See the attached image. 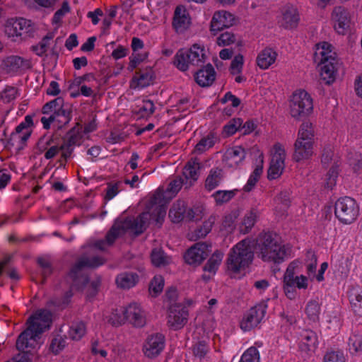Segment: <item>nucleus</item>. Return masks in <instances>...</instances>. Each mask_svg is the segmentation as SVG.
Returning a JSON list of instances; mask_svg holds the SVG:
<instances>
[{
	"label": "nucleus",
	"instance_id": "nucleus-1",
	"mask_svg": "<svg viewBox=\"0 0 362 362\" xmlns=\"http://www.w3.org/2000/svg\"><path fill=\"white\" fill-rule=\"evenodd\" d=\"M254 250L257 257L263 262L277 264L284 262L288 254V250L279 241L277 235L271 231H263L258 235Z\"/></svg>",
	"mask_w": 362,
	"mask_h": 362
},
{
	"label": "nucleus",
	"instance_id": "nucleus-2",
	"mask_svg": "<svg viewBox=\"0 0 362 362\" xmlns=\"http://www.w3.org/2000/svg\"><path fill=\"white\" fill-rule=\"evenodd\" d=\"M105 262V259L98 255L83 254L80 256L71 266L68 274L74 286L78 289L83 288L89 281V277L86 274V269H95Z\"/></svg>",
	"mask_w": 362,
	"mask_h": 362
},
{
	"label": "nucleus",
	"instance_id": "nucleus-3",
	"mask_svg": "<svg viewBox=\"0 0 362 362\" xmlns=\"http://www.w3.org/2000/svg\"><path fill=\"white\" fill-rule=\"evenodd\" d=\"M254 250L251 240L245 238L237 243L230 250L227 259L229 270L237 273L248 267L253 261Z\"/></svg>",
	"mask_w": 362,
	"mask_h": 362
},
{
	"label": "nucleus",
	"instance_id": "nucleus-4",
	"mask_svg": "<svg viewBox=\"0 0 362 362\" xmlns=\"http://www.w3.org/2000/svg\"><path fill=\"white\" fill-rule=\"evenodd\" d=\"M206 59L204 47L194 44L190 49H180L174 57V64L182 71H185L189 66H203Z\"/></svg>",
	"mask_w": 362,
	"mask_h": 362
},
{
	"label": "nucleus",
	"instance_id": "nucleus-5",
	"mask_svg": "<svg viewBox=\"0 0 362 362\" xmlns=\"http://www.w3.org/2000/svg\"><path fill=\"white\" fill-rule=\"evenodd\" d=\"M126 321H129L136 327H143L146 322L144 310L136 303H130L126 308H121L119 310L115 309V325H120Z\"/></svg>",
	"mask_w": 362,
	"mask_h": 362
},
{
	"label": "nucleus",
	"instance_id": "nucleus-6",
	"mask_svg": "<svg viewBox=\"0 0 362 362\" xmlns=\"http://www.w3.org/2000/svg\"><path fill=\"white\" fill-rule=\"evenodd\" d=\"M334 214L341 223L351 224L359 215V206L350 197H341L335 202Z\"/></svg>",
	"mask_w": 362,
	"mask_h": 362
},
{
	"label": "nucleus",
	"instance_id": "nucleus-7",
	"mask_svg": "<svg viewBox=\"0 0 362 362\" xmlns=\"http://www.w3.org/2000/svg\"><path fill=\"white\" fill-rule=\"evenodd\" d=\"M294 262H291L287 267L283 277V289L286 296L290 299H295L297 296L296 288L306 289L308 286V279L304 275L295 276Z\"/></svg>",
	"mask_w": 362,
	"mask_h": 362
},
{
	"label": "nucleus",
	"instance_id": "nucleus-8",
	"mask_svg": "<svg viewBox=\"0 0 362 362\" xmlns=\"http://www.w3.org/2000/svg\"><path fill=\"white\" fill-rule=\"evenodd\" d=\"M148 216V213L144 212L136 218H127L121 223H118L117 220L115 221V239L125 232H129L135 236L143 233L147 227Z\"/></svg>",
	"mask_w": 362,
	"mask_h": 362
},
{
	"label": "nucleus",
	"instance_id": "nucleus-9",
	"mask_svg": "<svg viewBox=\"0 0 362 362\" xmlns=\"http://www.w3.org/2000/svg\"><path fill=\"white\" fill-rule=\"evenodd\" d=\"M290 103L291 115L296 119H303L313 110V99L305 90L293 93Z\"/></svg>",
	"mask_w": 362,
	"mask_h": 362
},
{
	"label": "nucleus",
	"instance_id": "nucleus-10",
	"mask_svg": "<svg viewBox=\"0 0 362 362\" xmlns=\"http://www.w3.org/2000/svg\"><path fill=\"white\" fill-rule=\"evenodd\" d=\"M33 317H29L26 329L18 337L16 346L18 351H25L28 348H35L34 342L37 341L39 334L44 332V328L39 322H33Z\"/></svg>",
	"mask_w": 362,
	"mask_h": 362
},
{
	"label": "nucleus",
	"instance_id": "nucleus-11",
	"mask_svg": "<svg viewBox=\"0 0 362 362\" xmlns=\"http://www.w3.org/2000/svg\"><path fill=\"white\" fill-rule=\"evenodd\" d=\"M267 305L261 303L251 308L243 317L240 328L248 332L256 327L264 319L267 313Z\"/></svg>",
	"mask_w": 362,
	"mask_h": 362
},
{
	"label": "nucleus",
	"instance_id": "nucleus-12",
	"mask_svg": "<svg viewBox=\"0 0 362 362\" xmlns=\"http://www.w3.org/2000/svg\"><path fill=\"white\" fill-rule=\"evenodd\" d=\"M318 64L320 66L321 78L326 84H331L335 81L336 74L341 68V64L336 57H327V54H322Z\"/></svg>",
	"mask_w": 362,
	"mask_h": 362
},
{
	"label": "nucleus",
	"instance_id": "nucleus-13",
	"mask_svg": "<svg viewBox=\"0 0 362 362\" xmlns=\"http://www.w3.org/2000/svg\"><path fill=\"white\" fill-rule=\"evenodd\" d=\"M211 245L204 242L195 243L184 255L185 262L190 265H199L211 252Z\"/></svg>",
	"mask_w": 362,
	"mask_h": 362
},
{
	"label": "nucleus",
	"instance_id": "nucleus-14",
	"mask_svg": "<svg viewBox=\"0 0 362 362\" xmlns=\"http://www.w3.org/2000/svg\"><path fill=\"white\" fill-rule=\"evenodd\" d=\"M188 310L180 303L171 304L169 307L168 324L174 330L182 328L187 322Z\"/></svg>",
	"mask_w": 362,
	"mask_h": 362
},
{
	"label": "nucleus",
	"instance_id": "nucleus-15",
	"mask_svg": "<svg viewBox=\"0 0 362 362\" xmlns=\"http://www.w3.org/2000/svg\"><path fill=\"white\" fill-rule=\"evenodd\" d=\"M331 21L334 30L340 35H344L350 28L351 16L346 8L335 6L331 13Z\"/></svg>",
	"mask_w": 362,
	"mask_h": 362
},
{
	"label": "nucleus",
	"instance_id": "nucleus-16",
	"mask_svg": "<svg viewBox=\"0 0 362 362\" xmlns=\"http://www.w3.org/2000/svg\"><path fill=\"white\" fill-rule=\"evenodd\" d=\"M165 344V337L160 333H156L148 336L143 346L144 355L149 358H154L157 357L164 349Z\"/></svg>",
	"mask_w": 362,
	"mask_h": 362
},
{
	"label": "nucleus",
	"instance_id": "nucleus-17",
	"mask_svg": "<svg viewBox=\"0 0 362 362\" xmlns=\"http://www.w3.org/2000/svg\"><path fill=\"white\" fill-rule=\"evenodd\" d=\"M319 344L317 333L311 329L303 330L300 335L298 349L305 356H312Z\"/></svg>",
	"mask_w": 362,
	"mask_h": 362
},
{
	"label": "nucleus",
	"instance_id": "nucleus-18",
	"mask_svg": "<svg viewBox=\"0 0 362 362\" xmlns=\"http://www.w3.org/2000/svg\"><path fill=\"white\" fill-rule=\"evenodd\" d=\"M235 22V16L231 13L224 10L216 11L210 23V31L215 35L218 31L233 26Z\"/></svg>",
	"mask_w": 362,
	"mask_h": 362
},
{
	"label": "nucleus",
	"instance_id": "nucleus-19",
	"mask_svg": "<svg viewBox=\"0 0 362 362\" xmlns=\"http://www.w3.org/2000/svg\"><path fill=\"white\" fill-rule=\"evenodd\" d=\"M276 152L272 156L269 168L267 170V177L269 180L279 177L285 168V151L280 146L275 145Z\"/></svg>",
	"mask_w": 362,
	"mask_h": 362
},
{
	"label": "nucleus",
	"instance_id": "nucleus-20",
	"mask_svg": "<svg viewBox=\"0 0 362 362\" xmlns=\"http://www.w3.org/2000/svg\"><path fill=\"white\" fill-rule=\"evenodd\" d=\"M281 26L285 29L296 28L300 22V14L298 8L291 4H286L281 8Z\"/></svg>",
	"mask_w": 362,
	"mask_h": 362
},
{
	"label": "nucleus",
	"instance_id": "nucleus-21",
	"mask_svg": "<svg viewBox=\"0 0 362 362\" xmlns=\"http://www.w3.org/2000/svg\"><path fill=\"white\" fill-rule=\"evenodd\" d=\"M191 24V18L185 7L179 5L175 8L173 18V27L177 33L187 30Z\"/></svg>",
	"mask_w": 362,
	"mask_h": 362
},
{
	"label": "nucleus",
	"instance_id": "nucleus-22",
	"mask_svg": "<svg viewBox=\"0 0 362 362\" xmlns=\"http://www.w3.org/2000/svg\"><path fill=\"white\" fill-rule=\"evenodd\" d=\"M313 146L311 141L296 139L293 145V160L299 163L310 159L313 154Z\"/></svg>",
	"mask_w": 362,
	"mask_h": 362
},
{
	"label": "nucleus",
	"instance_id": "nucleus-23",
	"mask_svg": "<svg viewBox=\"0 0 362 362\" xmlns=\"http://www.w3.org/2000/svg\"><path fill=\"white\" fill-rule=\"evenodd\" d=\"M7 28L13 35L16 36L25 35L30 37L35 32V28L31 21L23 18L12 19V22L9 23Z\"/></svg>",
	"mask_w": 362,
	"mask_h": 362
},
{
	"label": "nucleus",
	"instance_id": "nucleus-24",
	"mask_svg": "<svg viewBox=\"0 0 362 362\" xmlns=\"http://www.w3.org/2000/svg\"><path fill=\"white\" fill-rule=\"evenodd\" d=\"M1 66L2 69L7 73L16 72L19 70L25 71L30 69L32 66L30 60L13 55L4 59Z\"/></svg>",
	"mask_w": 362,
	"mask_h": 362
},
{
	"label": "nucleus",
	"instance_id": "nucleus-25",
	"mask_svg": "<svg viewBox=\"0 0 362 362\" xmlns=\"http://www.w3.org/2000/svg\"><path fill=\"white\" fill-rule=\"evenodd\" d=\"M216 79V71L211 64L208 63L194 72V80L202 87H209Z\"/></svg>",
	"mask_w": 362,
	"mask_h": 362
},
{
	"label": "nucleus",
	"instance_id": "nucleus-26",
	"mask_svg": "<svg viewBox=\"0 0 362 362\" xmlns=\"http://www.w3.org/2000/svg\"><path fill=\"white\" fill-rule=\"evenodd\" d=\"M155 78L154 72L151 66H147L143 70L136 72L135 76L132 79L131 86L141 88L150 86Z\"/></svg>",
	"mask_w": 362,
	"mask_h": 362
},
{
	"label": "nucleus",
	"instance_id": "nucleus-27",
	"mask_svg": "<svg viewBox=\"0 0 362 362\" xmlns=\"http://www.w3.org/2000/svg\"><path fill=\"white\" fill-rule=\"evenodd\" d=\"M245 156V148L237 146L227 149L224 158L230 167H235L243 161Z\"/></svg>",
	"mask_w": 362,
	"mask_h": 362
},
{
	"label": "nucleus",
	"instance_id": "nucleus-28",
	"mask_svg": "<svg viewBox=\"0 0 362 362\" xmlns=\"http://www.w3.org/2000/svg\"><path fill=\"white\" fill-rule=\"evenodd\" d=\"M139 281V275L135 272H123L117 275L115 282L119 288L124 290L135 286Z\"/></svg>",
	"mask_w": 362,
	"mask_h": 362
},
{
	"label": "nucleus",
	"instance_id": "nucleus-29",
	"mask_svg": "<svg viewBox=\"0 0 362 362\" xmlns=\"http://www.w3.org/2000/svg\"><path fill=\"white\" fill-rule=\"evenodd\" d=\"M113 244V226H112L104 239L98 240H90L85 246L90 252L94 249L100 251H105L107 247Z\"/></svg>",
	"mask_w": 362,
	"mask_h": 362
},
{
	"label": "nucleus",
	"instance_id": "nucleus-30",
	"mask_svg": "<svg viewBox=\"0 0 362 362\" xmlns=\"http://www.w3.org/2000/svg\"><path fill=\"white\" fill-rule=\"evenodd\" d=\"M52 115L54 119V124L58 129H60L66 126L71 121L72 117V109L71 107L65 105L64 107L58 110L57 112H53Z\"/></svg>",
	"mask_w": 362,
	"mask_h": 362
},
{
	"label": "nucleus",
	"instance_id": "nucleus-31",
	"mask_svg": "<svg viewBox=\"0 0 362 362\" xmlns=\"http://www.w3.org/2000/svg\"><path fill=\"white\" fill-rule=\"evenodd\" d=\"M276 57L277 53L273 49L267 47L258 54L257 64L260 69H267L274 63Z\"/></svg>",
	"mask_w": 362,
	"mask_h": 362
},
{
	"label": "nucleus",
	"instance_id": "nucleus-32",
	"mask_svg": "<svg viewBox=\"0 0 362 362\" xmlns=\"http://www.w3.org/2000/svg\"><path fill=\"white\" fill-rule=\"evenodd\" d=\"M348 296L353 312L356 315L362 317V290L359 288H352L348 292Z\"/></svg>",
	"mask_w": 362,
	"mask_h": 362
},
{
	"label": "nucleus",
	"instance_id": "nucleus-33",
	"mask_svg": "<svg viewBox=\"0 0 362 362\" xmlns=\"http://www.w3.org/2000/svg\"><path fill=\"white\" fill-rule=\"evenodd\" d=\"M83 126L80 122H76L67 133L64 138L66 146H73L79 144L83 138Z\"/></svg>",
	"mask_w": 362,
	"mask_h": 362
},
{
	"label": "nucleus",
	"instance_id": "nucleus-34",
	"mask_svg": "<svg viewBox=\"0 0 362 362\" xmlns=\"http://www.w3.org/2000/svg\"><path fill=\"white\" fill-rule=\"evenodd\" d=\"M260 212L257 208H252L244 217L242 225L240 226V232L243 234L248 233L255 226Z\"/></svg>",
	"mask_w": 362,
	"mask_h": 362
},
{
	"label": "nucleus",
	"instance_id": "nucleus-35",
	"mask_svg": "<svg viewBox=\"0 0 362 362\" xmlns=\"http://www.w3.org/2000/svg\"><path fill=\"white\" fill-rule=\"evenodd\" d=\"M223 177V170L219 168H211L205 180V188L211 191L218 186Z\"/></svg>",
	"mask_w": 362,
	"mask_h": 362
},
{
	"label": "nucleus",
	"instance_id": "nucleus-36",
	"mask_svg": "<svg viewBox=\"0 0 362 362\" xmlns=\"http://www.w3.org/2000/svg\"><path fill=\"white\" fill-rule=\"evenodd\" d=\"M186 209L187 204L184 201H177L172 205L169 211V218L173 223H180L185 218Z\"/></svg>",
	"mask_w": 362,
	"mask_h": 362
},
{
	"label": "nucleus",
	"instance_id": "nucleus-37",
	"mask_svg": "<svg viewBox=\"0 0 362 362\" xmlns=\"http://www.w3.org/2000/svg\"><path fill=\"white\" fill-rule=\"evenodd\" d=\"M218 139L216 133L210 132L206 136L202 137L196 144L194 151L199 153H202L213 147Z\"/></svg>",
	"mask_w": 362,
	"mask_h": 362
},
{
	"label": "nucleus",
	"instance_id": "nucleus-38",
	"mask_svg": "<svg viewBox=\"0 0 362 362\" xmlns=\"http://www.w3.org/2000/svg\"><path fill=\"white\" fill-rule=\"evenodd\" d=\"M201 168V165L197 160H189L185 165L183 170V175L185 181L187 182L189 179H191L192 182L197 180L199 177V170Z\"/></svg>",
	"mask_w": 362,
	"mask_h": 362
},
{
	"label": "nucleus",
	"instance_id": "nucleus-39",
	"mask_svg": "<svg viewBox=\"0 0 362 362\" xmlns=\"http://www.w3.org/2000/svg\"><path fill=\"white\" fill-rule=\"evenodd\" d=\"M152 264L157 267H163L170 263V257L165 253L162 248L156 247L151 252Z\"/></svg>",
	"mask_w": 362,
	"mask_h": 362
},
{
	"label": "nucleus",
	"instance_id": "nucleus-40",
	"mask_svg": "<svg viewBox=\"0 0 362 362\" xmlns=\"http://www.w3.org/2000/svg\"><path fill=\"white\" fill-rule=\"evenodd\" d=\"M314 129L312 123L305 122L300 125L297 139L314 144Z\"/></svg>",
	"mask_w": 362,
	"mask_h": 362
},
{
	"label": "nucleus",
	"instance_id": "nucleus-41",
	"mask_svg": "<svg viewBox=\"0 0 362 362\" xmlns=\"http://www.w3.org/2000/svg\"><path fill=\"white\" fill-rule=\"evenodd\" d=\"M305 312L310 320L313 322L318 321L320 313V305L318 301L316 300H310L306 305Z\"/></svg>",
	"mask_w": 362,
	"mask_h": 362
},
{
	"label": "nucleus",
	"instance_id": "nucleus-42",
	"mask_svg": "<svg viewBox=\"0 0 362 362\" xmlns=\"http://www.w3.org/2000/svg\"><path fill=\"white\" fill-rule=\"evenodd\" d=\"M223 256V252L216 250L204 265V271L215 273L222 261Z\"/></svg>",
	"mask_w": 362,
	"mask_h": 362
},
{
	"label": "nucleus",
	"instance_id": "nucleus-43",
	"mask_svg": "<svg viewBox=\"0 0 362 362\" xmlns=\"http://www.w3.org/2000/svg\"><path fill=\"white\" fill-rule=\"evenodd\" d=\"M164 279L161 275H156L151 281L148 291L152 297L158 296L163 291Z\"/></svg>",
	"mask_w": 362,
	"mask_h": 362
},
{
	"label": "nucleus",
	"instance_id": "nucleus-44",
	"mask_svg": "<svg viewBox=\"0 0 362 362\" xmlns=\"http://www.w3.org/2000/svg\"><path fill=\"white\" fill-rule=\"evenodd\" d=\"M86 333V325L83 322H74L70 327L69 335L73 340H79Z\"/></svg>",
	"mask_w": 362,
	"mask_h": 362
},
{
	"label": "nucleus",
	"instance_id": "nucleus-45",
	"mask_svg": "<svg viewBox=\"0 0 362 362\" xmlns=\"http://www.w3.org/2000/svg\"><path fill=\"white\" fill-rule=\"evenodd\" d=\"M65 106L64 99L61 97H58L47 103H45L42 109L43 114H49L52 112H56L58 110Z\"/></svg>",
	"mask_w": 362,
	"mask_h": 362
},
{
	"label": "nucleus",
	"instance_id": "nucleus-46",
	"mask_svg": "<svg viewBox=\"0 0 362 362\" xmlns=\"http://www.w3.org/2000/svg\"><path fill=\"white\" fill-rule=\"evenodd\" d=\"M236 190H218L212 197L214 198L216 204L221 205L229 202L235 195Z\"/></svg>",
	"mask_w": 362,
	"mask_h": 362
},
{
	"label": "nucleus",
	"instance_id": "nucleus-47",
	"mask_svg": "<svg viewBox=\"0 0 362 362\" xmlns=\"http://www.w3.org/2000/svg\"><path fill=\"white\" fill-rule=\"evenodd\" d=\"M339 165L337 163H334L327 172L325 184L326 188L332 189L333 187L335 186L339 175Z\"/></svg>",
	"mask_w": 362,
	"mask_h": 362
},
{
	"label": "nucleus",
	"instance_id": "nucleus-48",
	"mask_svg": "<svg viewBox=\"0 0 362 362\" xmlns=\"http://www.w3.org/2000/svg\"><path fill=\"white\" fill-rule=\"evenodd\" d=\"M214 223L215 217L211 216L207 221L203 223V225L200 228H198L194 230V236L196 238H204L211 230Z\"/></svg>",
	"mask_w": 362,
	"mask_h": 362
},
{
	"label": "nucleus",
	"instance_id": "nucleus-49",
	"mask_svg": "<svg viewBox=\"0 0 362 362\" xmlns=\"http://www.w3.org/2000/svg\"><path fill=\"white\" fill-rule=\"evenodd\" d=\"M37 262L42 269V284H45L47 277L51 275L53 272L52 264L47 257H38Z\"/></svg>",
	"mask_w": 362,
	"mask_h": 362
},
{
	"label": "nucleus",
	"instance_id": "nucleus-50",
	"mask_svg": "<svg viewBox=\"0 0 362 362\" xmlns=\"http://www.w3.org/2000/svg\"><path fill=\"white\" fill-rule=\"evenodd\" d=\"M243 120L241 118H233L223 127V133L227 136L233 135L236 132L240 130Z\"/></svg>",
	"mask_w": 362,
	"mask_h": 362
},
{
	"label": "nucleus",
	"instance_id": "nucleus-51",
	"mask_svg": "<svg viewBox=\"0 0 362 362\" xmlns=\"http://www.w3.org/2000/svg\"><path fill=\"white\" fill-rule=\"evenodd\" d=\"M113 198V185L112 183H108V187L107 189L106 194L104 197L105 204L102 206L101 210L98 214V216L101 218H104L107 212H111L112 206L111 205H107V202Z\"/></svg>",
	"mask_w": 362,
	"mask_h": 362
},
{
	"label": "nucleus",
	"instance_id": "nucleus-52",
	"mask_svg": "<svg viewBox=\"0 0 362 362\" xmlns=\"http://www.w3.org/2000/svg\"><path fill=\"white\" fill-rule=\"evenodd\" d=\"M53 37L54 34L52 33H48L38 45L32 47V50L38 56H42L47 52L49 41Z\"/></svg>",
	"mask_w": 362,
	"mask_h": 362
},
{
	"label": "nucleus",
	"instance_id": "nucleus-53",
	"mask_svg": "<svg viewBox=\"0 0 362 362\" xmlns=\"http://www.w3.org/2000/svg\"><path fill=\"white\" fill-rule=\"evenodd\" d=\"M349 349L351 354L362 351V336L353 334L349 339Z\"/></svg>",
	"mask_w": 362,
	"mask_h": 362
},
{
	"label": "nucleus",
	"instance_id": "nucleus-54",
	"mask_svg": "<svg viewBox=\"0 0 362 362\" xmlns=\"http://www.w3.org/2000/svg\"><path fill=\"white\" fill-rule=\"evenodd\" d=\"M239 362H259V353L255 346L247 349L242 355Z\"/></svg>",
	"mask_w": 362,
	"mask_h": 362
},
{
	"label": "nucleus",
	"instance_id": "nucleus-55",
	"mask_svg": "<svg viewBox=\"0 0 362 362\" xmlns=\"http://www.w3.org/2000/svg\"><path fill=\"white\" fill-rule=\"evenodd\" d=\"M323 362H346V358L342 351H330L325 354Z\"/></svg>",
	"mask_w": 362,
	"mask_h": 362
},
{
	"label": "nucleus",
	"instance_id": "nucleus-56",
	"mask_svg": "<svg viewBox=\"0 0 362 362\" xmlns=\"http://www.w3.org/2000/svg\"><path fill=\"white\" fill-rule=\"evenodd\" d=\"M148 57V53H133L129 57V64L127 67L129 71H132L137 66Z\"/></svg>",
	"mask_w": 362,
	"mask_h": 362
},
{
	"label": "nucleus",
	"instance_id": "nucleus-57",
	"mask_svg": "<svg viewBox=\"0 0 362 362\" xmlns=\"http://www.w3.org/2000/svg\"><path fill=\"white\" fill-rule=\"evenodd\" d=\"M243 56L240 54L236 55L232 60L230 66V74L232 75L240 74L243 70Z\"/></svg>",
	"mask_w": 362,
	"mask_h": 362
},
{
	"label": "nucleus",
	"instance_id": "nucleus-58",
	"mask_svg": "<svg viewBox=\"0 0 362 362\" xmlns=\"http://www.w3.org/2000/svg\"><path fill=\"white\" fill-rule=\"evenodd\" d=\"M236 40L235 35L231 32L226 31L217 38V44L219 46H228L234 43Z\"/></svg>",
	"mask_w": 362,
	"mask_h": 362
},
{
	"label": "nucleus",
	"instance_id": "nucleus-59",
	"mask_svg": "<svg viewBox=\"0 0 362 362\" xmlns=\"http://www.w3.org/2000/svg\"><path fill=\"white\" fill-rule=\"evenodd\" d=\"M155 110V106L151 100L144 101L142 106L139 108L138 114L141 117H146L151 115Z\"/></svg>",
	"mask_w": 362,
	"mask_h": 362
},
{
	"label": "nucleus",
	"instance_id": "nucleus-60",
	"mask_svg": "<svg viewBox=\"0 0 362 362\" xmlns=\"http://www.w3.org/2000/svg\"><path fill=\"white\" fill-rule=\"evenodd\" d=\"M69 11L70 6L69 2L67 1H63L61 8L57 10L54 14L53 18L52 20V23L57 24L60 23L65 14Z\"/></svg>",
	"mask_w": 362,
	"mask_h": 362
},
{
	"label": "nucleus",
	"instance_id": "nucleus-61",
	"mask_svg": "<svg viewBox=\"0 0 362 362\" xmlns=\"http://www.w3.org/2000/svg\"><path fill=\"white\" fill-rule=\"evenodd\" d=\"M66 345V341L62 337H57L52 340L49 346V349L54 354H58Z\"/></svg>",
	"mask_w": 362,
	"mask_h": 362
},
{
	"label": "nucleus",
	"instance_id": "nucleus-62",
	"mask_svg": "<svg viewBox=\"0 0 362 362\" xmlns=\"http://www.w3.org/2000/svg\"><path fill=\"white\" fill-rule=\"evenodd\" d=\"M193 354L196 357L202 358L208 351V347L204 341H199L195 344L192 349Z\"/></svg>",
	"mask_w": 362,
	"mask_h": 362
},
{
	"label": "nucleus",
	"instance_id": "nucleus-63",
	"mask_svg": "<svg viewBox=\"0 0 362 362\" xmlns=\"http://www.w3.org/2000/svg\"><path fill=\"white\" fill-rule=\"evenodd\" d=\"M17 89L14 87H6L0 94V98L4 103H10L16 98Z\"/></svg>",
	"mask_w": 362,
	"mask_h": 362
},
{
	"label": "nucleus",
	"instance_id": "nucleus-64",
	"mask_svg": "<svg viewBox=\"0 0 362 362\" xmlns=\"http://www.w3.org/2000/svg\"><path fill=\"white\" fill-rule=\"evenodd\" d=\"M235 218L236 216L232 214L226 215L222 222V228L226 230L228 233L231 232L235 227L234 222Z\"/></svg>",
	"mask_w": 362,
	"mask_h": 362
}]
</instances>
